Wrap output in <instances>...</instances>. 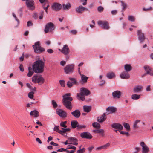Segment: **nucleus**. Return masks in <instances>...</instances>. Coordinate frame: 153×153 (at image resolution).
<instances>
[{"label": "nucleus", "mask_w": 153, "mask_h": 153, "mask_svg": "<svg viewBox=\"0 0 153 153\" xmlns=\"http://www.w3.org/2000/svg\"><path fill=\"white\" fill-rule=\"evenodd\" d=\"M122 94L121 92L118 90H117L112 93V95L113 98H120Z\"/></svg>", "instance_id": "obj_21"}, {"label": "nucleus", "mask_w": 153, "mask_h": 153, "mask_svg": "<svg viewBox=\"0 0 153 153\" xmlns=\"http://www.w3.org/2000/svg\"><path fill=\"white\" fill-rule=\"evenodd\" d=\"M94 133H96L100 134V136L102 137H104V130L103 129H95L93 130Z\"/></svg>", "instance_id": "obj_25"}, {"label": "nucleus", "mask_w": 153, "mask_h": 153, "mask_svg": "<svg viewBox=\"0 0 153 153\" xmlns=\"http://www.w3.org/2000/svg\"><path fill=\"white\" fill-rule=\"evenodd\" d=\"M26 4L29 9L33 10H34V2L33 0H29L26 2Z\"/></svg>", "instance_id": "obj_13"}, {"label": "nucleus", "mask_w": 153, "mask_h": 153, "mask_svg": "<svg viewBox=\"0 0 153 153\" xmlns=\"http://www.w3.org/2000/svg\"><path fill=\"white\" fill-rule=\"evenodd\" d=\"M55 26L52 22H49L46 24L44 29L45 33H47L49 32L52 33L55 29Z\"/></svg>", "instance_id": "obj_6"}, {"label": "nucleus", "mask_w": 153, "mask_h": 153, "mask_svg": "<svg viewBox=\"0 0 153 153\" xmlns=\"http://www.w3.org/2000/svg\"><path fill=\"white\" fill-rule=\"evenodd\" d=\"M59 50L61 53L65 55H68L70 52L69 49L67 45H64L62 49H59Z\"/></svg>", "instance_id": "obj_11"}, {"label": "nucleus", "mask_w": 153, "mask_h": 153, "mask_svg": "<svg viewBox=\"0 0 153 153\" xmlns=\"http://www.w3.org/2000/svg\"><path fill=\"white\" fill-rule=\"evenodd\" d=\"M98 24L104 29L108 30L110 28L109 23L105 21H99L97 22Z\"/></svg>", "instance_id": "obj_9"}, {"label": "nucleus", "mask_w": 153, "mask_h": 153, "mask_svg": "<svg viewBox=\"0 0 153 153\" xmlns=\"http://www.w3.org/2000/svg\"><path fill=\"white\" fill-rule=\"evenodd\" d=\"M128 20L131 22H134L135 20V17L132 16H129L128 18Z\"/></svg>", "instance_id": "obj_40"}, {"label": "nucleus", "mask_w": 153, "mask_h": 153, "mask_svg": "<svg viewBox=\"0 0 153 153\" xmlns=\"http://www.w3.org/2000/svg\"><path fill=\"white\" fill-rule=\"evenodd\" d=\"M144 68L145 71L147 74L151 76H152L153 75L152 71V69L149 67L147 66H144Z\"/></svg>", "instance_id": "obj_24"}, {"label": "nucleus", "mask_w": 153, "mask_h": 153, "mask_svg": "<svg viewBox=\"0 0 153 153\" xmlns=\"http://www.w3.org/2000/svg\"><path fill=\"white\" fill-rule=\"evenodd\" d=\"M120 76L121 79H127L130 78V75L128 72L123 71L121 73Z\"/></svg>", "instance_id": "obj_18"}, {"label": "nucleus", "mask_w": 153, "mask_h": 153, "mask_svg": "<svg viewBox=\"0 0 153 153\" xmlns=\"http://www.w3.org/2000/svg\"><path fill=\"white\" fill-rule=\"evenodd\" d=\"M24 53H22V54L21 56L19 58L20 60L21 61H23L24 60Z\"/></svg>", "instance_id": "obj_62"}, {"label": "nucleus", "mask_w": 153, "mask_h": 153, "mask_svg": "<svg viewBox=\"0 0 153 153\" xmlns=\"http://www.w3.org/2000/svg\"><path fill=\"white\" fill-rule=\"evenodd\" d=\"M71 7V5L69 2L67 3L66 4H63L62 5V8L63 10H68Z\"/></svg>", "instance_id": "obj_27"}, {"label": "nucleus", "mask_w": 153, "mask_h": 153, "mask_svg": "<svg viewBox=\"0 0 153 153\" xmlns=\"http://www.w3.org/2000/svg\"><path fill=\"white\" fill-rule=\"evenodd\" d=\"M112 128L117 129L118 131H120L123 129V126L120 124L117 123H114L111 125Z\"/></svg>", "instance_id": "obj_17"}, {"label": "nucleus", "mask_w": 153, "mask_h": 153, "mask_svg": "<svg viewBox=\"0 0 153 153\" xmlns=\"http://www.w3.org/2000/svg\"><path fill=\"white\" fill-rule=\"evenodd\" d=\"M34 93L33 91H31L29 92L28 94V97L29 98L31 99H33L34 97Z\"/></svg>", "instance_id": "obj_46"}, {"label": "nucleus", "mask_w": 153, "mask_h": 153, "mask_svg": "<svg viewBox=\"0 0 153 153\" xmlns=\"http://www.w3.org/2000/svg\"><path fill=\"white\" fill-rule=\"evenodd\" d=\"M33 69L35 73L37 74H41L44 71V68L45 66V60H38L35 61L32 64Z\"/></svg>", "instance_id": "obj_1"}, {"label": "nucleus", "mask_w": 153, "mask_h": 153, "mask_svg": "<svg viewBox=\"0 0 153 153\" xmlns=\"http://www.w3.org/2000/svg\"><path fill=\"white\" fill-rule=\"evenodd\" d=\"M124 69L125 70V71L128 72L132 69V67L130 65L128 64H126L124 66Z\"/></svg>", "instance_id": "obj_33"}, {"label": "nucleus", "mask_w": 153, "mask_h": 153, "mask_svg": "<svg viewBox=\"0 0 153 153\" xmlns=\"http://www.w3.org/2000/svg\"><path fill=\"white\" fill-rule=\"evenodd\" d=\"M106 110L107 111L106 113L108 114L115 112L116 110V108L114 107H109L106 108Z\"/></svg>", "instance_id": "obj_23"}, {"label": "nucleus", "mask_w": 153, "mask_h": 153, "mask_svg": "<svg viewBox=\"0 0 153 153\" xmlns=\"http://www.w3.org/2000/svg\"><path fill=\"white\" fill-rule=\"evenodd\" d=\"M66 62L64 61H62L60 62V64L62 66H64L66 64Z\"/></svg>", "instance_id": "obj_64"}, {"label": "nucleus", "mask_w": 153, "mask_h": 153, "mask_svg": "<svg viewBox=\"0 0 153 153\" xmlns=\"http://www.w3.org/2000/svg\"><path fill=\"white\" fill-rule=\"evenodd\" d=\"M21 71L23 72L24 71L23 65L22 64H20L19 67Z\"/></svg>", "instance_id": "obj_60"}, {"label": "nucleus", "mask_w": 153, "mask_h": 153, "mask_svg": "<svg viewBox=\"0 0 153 153\" xmlns=\"http://www.w3.org/2000/svg\"><path fill=\"white\" fill-rule=\"evenodd\" d=\"M87 0H80L81 2L82 3V4L84 6L87 4Z\"/></svg>", "instance_id": "obj_57"}, {"label": "nucleus", "mask_w": 153, "mask_h": 153, "mask_svg": "<svg viewBox=\"0 0 153 153\" xmlns=\"http://www.w3.org/2000/svg\"><path fill=\"white\" fill-rule=\"evenodd\" d=\"M67 148L69 149H73L75 150H76V147L70 145H68L67 146Z\"/></svg>", "instance_id": "obj_50"}, {"label": "nucleus", "mask_w": 153, "mask_h": 153, "mask_svg": "<svg viewBox=\"0 0 153 153\" xmlns=\"http://www.w3.org/2000/svg\"><path fill=\"white\" fill-rule=\"evenodd\" d=\"M34 51L35 53H40L45 51V49L41 46L40 44L39 41L35 42L34 45L32 46Z\"/></svg>", "instance_id": "obj_5"}, {"label": "nucleus", "mask_w": 153, "mask_h": 153, "mask_svg": "<svg viewBox=\"0 0 153 153\" xmlns=\"http://www.w3.org/2000/svg\"><path fill=\"white\" fill-rule=\"evenodd\" d=\"M67 123V121H65L64 122H61L60 123V126L62 127H63L65 128H66L67 127V126H66V124Z\"/></svg>", "instance_id": "obj_45"}, {"label": "nucleus", "mask_w": 153, "mask_h": 153, "mask_svg": "<svg viewBox=\"0 0 153 153\" xmlns=\"http://www.w3.org/2000/svg\"><path fill=\"white\" fill-rule=\"evenodd\" d=\"M71 114L76 118H79L80 116L81 113L79 109H76L71 112Z\"/></svg>", "instance_id": "obj_22"}, {"label": "nucleus", "mask_w": 153, "mask_h": 153, "mask_svg": "<svg viewBox=\"0 0 153 153\" xmlns=\"http://www.w3.org/2000/svg\"><path fill=\"white\" fill-rule=\"evenodd\" d=\"M120 133L122 134H126L127 136H128L129 135V133L128 132H126L123 131H119Z\"/></svg>", "instance_id": "obj_58"}, {"label": "nucleus", "mask_w": 153, "mask_h": 153, "mask_svg": "<svg viewBox=\"0 0 153 153\" xmlns=\"http://www.w3.org/2000/svg\"><path fill=\"white\" fill-rule=\"evenodd\" d=\"M120 2L121 4V5L123 7V9L125 10L127 7L126 4L123 1H121Z\"/></svg>", "instance_id": "obj_51"}, {"label": "nucleus", "mask_w": 153, "mask_h": 153, "mask_svg": "<svg viewBox=\"0 0 153 153\" xmlns=\"http://www.w3.org/2000/svg\"><path fill=\"white\" fill-rule=\"evenodd\" d=\"M83 111L86 112L88 113L91 110V106L84 105L83 106Z\"/></svg>", "instance_id": "obj_32"}, {"label": "nucleus", "mask_w": 153, "mask_h": 153, "mask_svg": "<svg viewBox=\"0 0 153 153\" xmlns=\"http://www.w3.org/2000/svg\"><path fill=\"white\" fill-rule=\"evenodd\" d=\"M140 145L142 147V153H148L149 151V147L145 144L144 142H141L140 143Z\"/></svg>", "instance_id": "obj_12"}, {"label": "nucleus", "mask_w": 153, "mask_h": 153, "mask_svg": "<svg viewBox=\"0 0 153 153\" xmlns=\"http://www.w3.org/2000/svg\"><path fill=\"white\" fill-rule=\"evenodd\" d=\"M42 7H43L44 10H47L49 7V2L48 4H43L42 5Z\"/></svg>", "instance_id": "obj_48"}, {"label": "nucleus", "mask_w": 153, "mask_h": 153, "mask_svg": "<svg viewBox=\"0 0 153 153\" xmlns=\"http://www.w3.org/2000/svg\"><path fill=\"white\" fill-rule=\"evenodd\" d=\"M140 95L134 94H132L131 96V98L133 100H137L140 98Z\"/></svg>", "instance_id": "obj_38"}, {"label": "nucleus", "mask_w": 153, "mask_h": 153, "mask_svg": "<svg viewBox=\"0 0 153 153\" xmlns=\"http://www.w3.org/2000/svg\"><path fill=\"white\" fill-rule=\"evenodd\" d=\"M93 126L95 128H99L100 127V124L97 122H94L92 123Z\"/></svg>", "instance_id": "obj_39"}, {"label": "nucleus", "mask_w": 153, "mask_h": 153, "mask_svg": "<svg viewBox=\"0 0 153 153\" xmlns=\"http://www.w3.org/2000/svg\"><path fill=\"white\" fill-rule=\"evenodd\" d=\"M71 124L72 128H75L76 127L77 128L79 124L77 121L74 120L71 122Z\"/></svg>", "instance_id": "obj_34"}, {"label": "nucleus", "mask_w": 153, "mask_h": 153, "mask_svg": "<svg viewBox=\"0 0 153 153\" xmlns=\"http://www.w3.org/2000/svg\"><path fill=\"white\" fill-rule=\"evenodd\" d=\"M69 144H71L76 146L78 144L77 142L78 140L75 137H69L68 138Z\"/></svg>", "instance_id": "obj_16"}, {"label": "nucleus", "mask_w": 153, "mask_h": 153, "mask_svg": "<svg viewBox=\"0 0 153 153\" xmlns=\"http://www.w3.org/2000/svg\"><path fill=\"white\" fill-rule=\"evenodd\" d=\"M140 122V120H137L134 122L133 126L134 129H137L138 128V126L137 125V124Z\"/></svg>", "instance_id": "obj_37"}, {"label": "nucleus", "mask_w": 153, "mask_h": 153, "mask_svg": "<svg viewBox=\"0 0 153 153\" xmlns=\"http://www.w3.org/2000/svg\"><path fill=\"white\" fill-rule=\"evenodd\" d=\"M33 25V23H32L31 21H28L27 22V27H29L30 26H32Z\"/></svg>", "instance_id": "obj_59"}, {"label": "nucleus", "mask_w": 153, "mask_h": 153, "mask_svg": "<svg viewBox=\"0 0 153 153\" xmlns=\"http://www.w3.org/2000/svg\"><path fill=\"white\" fill-rule=\"evenodd\" d=\"M123 125L126 131H129L130 129L129 124L127 123H123Z\"/></svg>", "instance_id": "obj_36"}, {"label": "nucleus", "mask_w": 153, "mask_h": 153, "mask_svg": "<svg viewBox=\"0 0 153 153\" xmlns=\"http://www.w3.org/2000/svg\"><path fill=\"white\" fill-rule=\"evenodd\" d=\"M12 15L14 17V18L16 20L18 24L19 23V20L17 18L15 14V13H12Z\"/></svg>", "instance_id": "obj_54"}, {"label": "nucleus", "mask_w": 153, "mask_h": 153, "mask_svg": "<svg viewBox=\"0 0 153 153\" xmlns=\"http://www.w3.org/2000/svg\"><path fill=\"white\" fill-rule=\"evenodd\" d=\"M52 8L54 10L58 11L62 7L61 4L57 3H54L52 6Z\"/></svg>", "instance_id": "obj_20"}, {"label": "nucleus", "mask_w": 153, "mask_h": 153, "mask_svg": "<svg viewBox=\"0 0 153 153\" xmlns=\"http://www.w3.org/2000/svg\"><path fill=\"white\" fill-rule=\"evenodd\" d=\"M52 104L54 108H56L58 106V105L54 100L52 101Z\"/></svg>", "instance_id": "obj_47"}, {"label": "nucleus", "mask_w": 153, "mask_h": 153, "mask_svg": "<svg viewBox=\"0 0 153 153\" xmlns=\"http://www.w3.org/2000/svg\"><path fill=\"white\" fill-rule=\"evenodd\" d=\"M71 94L68 93L62 96L63 99L62 100L63 105L68 109L71 110L72 108L71 101L73 98L70 97Z\"/></svg>", "instance_id": "obj_2"}, {"label": "nucleus", "mask_w": 153, "mask_h": 153, "mask_svg": "<svg viewBox=\"0 0 153 153\" xmlns=\"http://www.w3.org/2000/svg\"><path fill=\"white\" fill-rule=\"evenodd\" d=\"M59 83L62 86L64 87L65 86V81L64 80H60Z\"/></svg>", "instance_id": "obj_55"}, {"label": "nucleus", "mask_w": 153, "mask_h": 153, "mask_svg": "<svg viewBox=\"0 0 153 153\" xmlns=\"http://www.w3.org/2000/svg\"><path fill=\"white\" fill-rule=\"evenodd\" d=\"M65 150H66V149L62 148L58 149L57 151L58 152H62L65 151Z\"/></svg>", "instance_id": "obj_63"}, {"label": "nucleus", "mask_w": 153, "mask_h": 153, "mask_svg": "<svg viewBox=\"0 0 153 153\" xmlns=\"http://www.w3.org/2000/svg\"><path fill=\"white\" fill-rule=\"evenodd\" d=\"M76 11L78 13H82L85 11H88V9L80 5L76 8Z\"/></svg>", "instance_id": "obj_19"}, {"label": "nucleus", "mask_w": 153, "mask_h": 153, "mask_svg": "<svg viewBox=\"0 0 153 153\" xmlns=\"http://www.w3.org/2000/svg\"><path fill=\"white\" fill-rule=\"evenodd\" d=\"M47 52L50 54H51L53 53L54 51L53 50L51 49H48L47 50Z\"/></svg>", "instance_id": "obj_61"}, {"label": "nucleus", "mask_w": 153, "mask_h": 153, "mask_svg": "<svg viewBox=\"0 0 153 153\" xmlns=\"http://www.w3.org/2000/svg\"><path fill=\"white\" fill-rule=\"evenodd\" d=\"M80 136L82 138L88 139H90L92 137V136L90 133L87 132H84L81 133L80 134Z\"/></svg>", "instance_id": "obj_14"}, {"label": "nucleus", "mask_w": 153, "mask_h": 153, "mask_svg": "<svg viewBox=\"0 0 153 153\" xmlns=\"http://www.w3.org/2000/svg\"><path fill=\"white\" fill-rule=\"evenodd\" d=\"M106 76L107 78L110 79L114 77L115 75L113 72H109L107 74Z\"/></svg>", "instance_id": "obj_31"}, {"label": "nucleus", "mask_w": 153, "mask_h": 153, "mask_svg": "<svg viewBox=\"0 0 153 153\" xmlns=\"http://www.w3.org/2000/svg\"><path fill=\"white\" fill-rule=\"evenodd\" d=\"M54 130L55 131L59 133L60 134L61 133H62V130H60L59 129V128L58 126H55L54 128Z\"/></svg>", "instance_id": "obj_41"}, {"label": "nucleus", "mask_w": 153, "mask_h": 153, "mask_svg": "<svg viewBox=\"0 0 153 153\" xmlns=\"http://www.w3.org/2000/svg\"><path fill=\"white\" fill-rule=\"evenodd\" d=\"M137 33L138 39L140 41V43H142L143 42L145 39V34L142 32L141 30H138L137 31Z\"/></svg>", "instance_id": "obj_8"}, {"label": "nucleus", "mask_w": 153, "mask_h": 153, "mask_svg": "<svg viewBox=\"0 0 153 153\" xmlns=\"http://www.w3.org/2000/svg\"><path fill=\"white\" fill-rule=\"evenodd\" d=\"M28 72L27 74V75L28 77H31L32 76L34 73V71L32 67L29 66L28 68Z\"/></svg>", "instance_id": "obj_28"}, {"label": "nucleus", "mask_w": 153, "mask_h": 153, "mask_svg": "<svg viewBox=\"0 0 153 153\" xmlns=\"http://www.w3.org/2000/svg\"><path fill=\"white\" fill-rule=\"evenodd\" d=\"M69 79L70 81H68L67 84V85L68 87L71 88L74 84H77V82L75 78L70 77L69 78Z\"/></svg>", "instance_id": "obj_15"}, {"label": "nucleus", "mask_w": 153, "mask_h": 153, "mask_svg": "<svg viewBox=\"0 0 153 153\" xmlns=\"http://www.w3.org/2000/svg\"><path fill=\"white\" fill-rule=\"evenodd\" d=\"M85 149L83 148L80 149L78 150L77 152V153H83L85 151Z\"/></svg>", "instance_id": "obj_52"}, {"label": "nucleus", "mask_w": 153, "mask_h": 153, "mask_svg": "<svg viewBox=\"0 0 153 153\" xmlns=\"http://www.w3.org/2000/svg\"><path fill=\"white\" fill-rule=\"evenodd\" d=\"M26 85L30 90L35 91L36 90V88L34 87V89H33V87L31 86L30 84L28 83H27Z\"/></svg>", "instance_id": "obj_43"}, {"label": "nucleus", "mask_w": 153, "mask_h": 153, "mask_svg": "<svg viewBox=\"0 0 153 153\" xmlns=\"http://www.w3.org/2000/svg\"><path fill=\"white\" fill-rule=\"evenodd\" d=\"M61 129L62 130V133H61V134L62 135H63V134L69 131L70 130L69 128H62Z\"/></svg>", "instance_id": "obj_44"}, {"label": "nucleus", "mask_w": 153, "mask_h": 153, "mask_svg": "<svg viewBox=\"0 0 153 153\" xmlns=\"http://www.w3.org/2000/svg\"><path fill=\"white\" fill-rule=\"evenodd\" d=\"M143 89V87L141 85H137L133 89L134 93H138L140 91Z\"/></svg>", "instance_id": "obj_29"}, {"label": "nucleus", "mask_w": 153, "mask_h": 153, "mask_svg": "<svg viewBox=\"0 0 153 153\" xmlns=\"http://www.w3.org/2000/svg\"><path fill=\"white\" fill-rule=\"evenodd\" d=\"M81 80L83 83H86L87 82V80L88 78V77L86 76L83 74L81 75Z\"/></svg>", "instance_id": "obj_35"}, {"label": "nucleus", "mask_w": 153, "mask_h": 153, "mask_svg": "<svg viewBox=\"0 0 153 153\" xmlns=\"http://www.w3.org/2000/svg\"><path fill=\"white\" fill-rule=\"evenodd\" d=\"M106 119V117L105 114V113H104L102 115L97 117V120L100 123H102L104 122Z\"/></svg>", "instance_id": "obj_26"}, {"label": "nucleus", "mask_w": 153, "mask_h": 153, "mask_svg": "<svg viewBox=\"0 0 153 153\" xmlns=\"http://www.w3.org/2000/svg\"><path fill=\"white\" fill-rule=\"evenodd\" d=\"M32 81L33 83H38L41 85L44 83L45 79L41 75L36 74L32 78Z\"/></svg>", "instance_id": "obj_4"}, {"label": "nucleus", "mask_w": 153, "mask_h": 153, "mask_svg": "<svg viewBox=\"0 0 153 153\" xmlns=\"http://www.w3.org/2000/svg\"><path fill=\"white\" fill-rule=\"evenodd\" d=\"M30 114L31 116H33L35 117H37L39 116V112L36 110L31 111Z\"/></svg>", "instance_id": "obj_30"}, {"label": "nucleus", "mask_w": 153, "mask_h": 153, "mask_svg": "<svg viewBox=\"0 0 153 153\" xmlns=\"http://www.w3.org/2000/svg\"><path fill=\"white\" fill-rule=\"evenodd\" d=\"M74 68V65L73 64L67 65L64 68L65 72L66 74H72Z\"/></svg>", "instance_id": "obj_7"}, {"label": "nucleus", "mask_w": 153, "mask_h": 153, "mask_svg": "<svg viewBox=\"0 0 153 153\" xmlns=\"http://www.w3.org/2000/svg\"><path fill=\"white\" fill-rule=\"evenodd\" d=\"M91 94L90 91L85 88L82 87L80 89V93L77 94V99L82 101L85 99V96H87Z\"/></svg>", "instance_id": "obj_3"}, {"label": "nucleus", "mask_w": 153, "mask_h": 153, "mask_svg": "<svg viewBox=\"0 0 153 153\" xmlns=\"http://www.w3.org/2000/svg\"><path fill=\"white\" fill-rule=\"evenodd\" d=\"M41 3H44V4H48V0H39Z\"/></svg>", "instance_id": "obj_56"}, {"label": "nucleus", "mask_w": 153, "mask_h": 153, "mask_svg": "<svg viewBox=\"0 0 153 153\" xmlns=\"http://www.w3.org/2000/svg\"><path fill=\"white\" fill-rule=\"evenodd\" d=\"M152 10V7H150L149 8H143V10L145 11H149Z\"/></svg>", "instance_id": "obj_53"}, {"label": "nucleus", "mask_w": 153, "mask_h": 153, "mask_svg": "<svg viewBox=\"0 0 153 153\" xmlns=\"http://www.w3.org/2000/svg\"><path fill=\"white\" fill-rule=\"evenodd\" d=\"M86 127V126L85 125H79L78 124L77 126V129H82L85 128Z\"/></svg>", "instance_id": "obj_42"}, {"label": "nucleus", "mask_w": 153, "mask_h": 153, "mask_svg": "<svg viewBox=\"0 0 153 153\" xmlns=\"http://www.w3.org/2000/svg\"><path fill=\"white\" fill-rule=\"evenodd\" d=\"M56 114L60 117L65 118L67 116L66 112L60 109H58L56 110Z\"/></svg>", "instance_id": "obj_10"}, {"label": "nucleus", "mask_w": 153, "mask_h": 153, "mask_svg": "<svg viewBox=\"0 0 153 153\" xmlns=\"http://www.w3.org/2000/svg\"><path fill=\"white\" fill-rule=\"evenodd\" d=\"M104 8L101 6H99L97 7V10L99 12H102L103 11Z\"/></svg>", "instance_id": "obj_49"}]
</instances>
